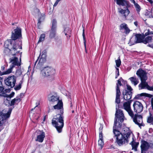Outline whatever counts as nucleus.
Listing matches in <instances>:
<instances>
[{"instance_id": "f257e3e1", "label": "nucleus", "mask_w": 153, "mask_h": 153, "mask_svg": "<svg viewBox=\"0 0 153 153\" xmlns=\"http://www.w3.org/2000/svg\"><path fill=\"white\" fill-rule=\"evenodd\" d=\"M124 118L123 111L120 110H117L115 114L113 132L116 137V142L119 146L128 143L129 138L132 133L129 128L127 127L123 129V134L118 131L121 127L122 123L123 122Z\"/></svg>"}, {"instance_id": "f03ea898", "label": "nucleus", "mask_w": 153, "mask_h": 153, "mask_svg": "<svg viewBox=\"0 0 153 153\" xmlns=\"http://www.w3.org/2000/svg\"><path fill=\"white\" fill-rule=\"evenodd\" d=\"M4 46L5 49L4 52L6 55L14 56L19 53L20 50L22 49V42L20 41L19 43H15L14 41L8 40L5 41Z\"/></svg>"}, {"instance_id": "7ed1b4c3", "label": "nucleus", "mask_w": 153, "mask_h": 153, "mask_svg": "<svg viewBox=\"0 0 153 153\" xmlns=\"http://www.w3.org/2000/svg\"><path fill=\"white\" fill-rule=\"evenodd\" d=\"M136 74L140 78L141 81V83L138 85L139 90L146 88L149 90L153 91V87H150L146 81L148 79L147 73L140 69L137 71Z\"/></svg>"}, {"instance_id": "20e7f679", "label": "nucleus", "mask_w": 153, "mask_h": 153, "mask_svg": "<svg viewBox=\"0 0 153 153\" xmlns=\"http://www.w3.org/2000/svg\"><path fill=\"white\" fill-rule=\"evenodd\" d=\"M64 116L59 114L55 115L52 120V124L59 133H60L64 125Z\"/></svg>"}, {"instance_id": "39448f33", "label": "nucleus", "mask_w": 153, "mask_h": 153, "mask_svg": "<svg viewBox=\"0 0 153 153\" xmlns=\"http://www.w3.org/2000/svg\"><path fill=\"white\" fill-rule=\"evenodd\" d=\"M10 62L12 63L10 66V68L4 72H2L0 71V75L2 76L3 75L11 73L12 69L16 65L19 66L20 65V62L18 61V58L16 57H13L9 59Z\"/></svg>"}, {"instance_id": "423d86ee", "label": "nucleus", "mask_w": 153, "mask_h": 153, "mask_svg": "<svg viewBox=\"0 0 153 153\" xmlns=\"http://www.w3.org/2000/svg\"><path fill=\"white\" fill-rule=\"evenodd\" d=\"M121 82L126 83L127 82L124 81L121 77L118 80L116 84V94L115 102L117 104H119L120 102V96L121 93L120 88V86L122 85Z\"/></svg>"}, {"instance_id": "0eeeda50", "label": "nucleus", "mask_w": 153, "mask_h": 153, "mask_svg": "<svg viewBox=\"0 0 153 153\" xmlns=\"http://www.w3.org/2000/svg\"><path fill=\"white\" fill-rule=\"evenodd\" d=\"M12 110V109L10 108L7 113H4L3 110L0 111V127L5 123L10 117Z\"/></svg>"}, {"instance_id": "6e6552de", "label": "nucleus", "mask_w": 153, "mask_h": 153, "mask_svg": "<svg viewBox=\"0 0 153 153\" xmlns=\"http://www.w3.org/2000/svg\"><path fill=\"white\" fill-rule=\"evenodd\" d=\"M57 104L55 105L48 106V112H51L54 110H59L60 114H62L63 113V104L62 100H58Z\"/></svg>"}, {"instance_id": "1a4fd4ad", "label": "nucleus", "mask_w": 153, "mask_h": 153, "mask_svg": "<svg viewBox=\"0 0 153 153\" xmlns=\"http://www.w3.org/2000/svg\"><path fill=\"white\" fill-rule=\"evenodd\" d=\"M127 88L124 90L122 92L123 98L126 100L131 99L132 95L133 89L131 86L128 85H126Z\"/></svg>"}, {"instance_id": "9d476101", "label": "nucleus", "mask_w": 153, "mask_h": 153, "mask_svg": "<svg viewBox=\"0 0 153 153\" xmlns=\"http://www.w3.org/2000/svg\"><path fill=\"white\" fill-rule=\"evenodd\" d=\"M16 78L14 75L9 76L4 80L6 85L10 88L15 87L16 82Z\"/></svg>"}, {"instance_id": "9b49d317", "label": "nucleus", "mask_w": 153, "mask_h": 153, "mask_svg": "<svg viewBox=\"0 0 153 153\" xmlns=\"http://www.w3.org/2000/svg\"><path fill=\"white\" fill-rule=\"evenodd\" d=\"M14 32H12L11 38L12 39V41H14L15 43H19L20 41L22 42L20 40L19 42H15V41L17 39L19 38L22 37L21 29L20 28L17 27V28L14 30Z\"/></svg>"}, {"instance_id": "f8f14e48", "label": "nucleus", "mask_w": 153, "mask_h": 153, "mask_svg": "<svg viewBox=\"0 0 153 153\" xmlns=\"http://www.w3.org/2000/svg\"><path fill=\"white\" fill-rule=\"evenodd\" d=\"M133 119L134 122L135 123L138 125L140 127L142 126H144L142 120V116L139 114H135L134 115L133 113V116H131Z\"/></svg>"}, {"instance_id": "ddd939ff", "label": "nucleus", "mask_w": 153, "mask_h": 153, "mask_svg": "<svg viewBox=\"0 0 153 153\" xmlns=\"http://www.w3.org/2000/svg\"><path fill=\"white\" fill-rule=\"evenodd\" d=\"M57 27V21L55 19L52 21L51 29L50 31L49 37L51 39L54 38L56 36Z\"/></svg>"}, {"instance_id": "4468645a", "label": "nucleus", "mask_w": 153, "mask_h": 153, "mask_svg": "<svg viewBox=\"0 0 153 153\" xmlns=\"http://www.w3.org/2000/svg\"><path fill=\"white\" fill-rule=\"evenodd\" d=\"M55 73V71L53 68L50 67L45 68L41 71V74L44 76H52Z\"/></svg>"}, {"instance_id": "2eb2a0df", "label": "nucleus", "mask_w": 153, "mask_h": 153, "mask_svg": "<svg viewBox=\"0 0 153 153\" xmlns=\"http://www.w3.org/2000/svg\"><path fill=\"white\" fill-rule=\"evenodd\" d=\"M133 106L134 111L137 113H140L143 111V106L142 104L139 101L134 102Z\"/></svg>"}, {"instance_id": "dca6fc26", "label": "nucleus", "mask_w": 153, "mask_h": 153, "mask_svg": "<svg viewBox=\"0 0 153 153\" xmlns=\"http://www.w3.org/2000/svg\"><path fill=\"white\" fill-rule=\"evenodd\" d=\"M150 147L149 144L146 141H142L140 146L141 153H147Z\"/></svg>"}, {"instance_id": "f3484780", "label": "nucleus", "mask_w": 153, "mask_h": 153, "mask_svg": "<svg viewBox=\"0 0 153 153\" xmlns=\"http://www.w3.org/2000/svg\"><path fill=\"white\" fill-rule=\"evenodd\" d=\"M131 101H128L124 102L123 104L124 108L128 112L129 115L130 116H133V111L131 108Z\"/></svg>"}, {"instance_id": "a211bd4d", "label": "nucleus", "mask_w": 153, "mask_h": 153, "mask_svg": "<svg viewBox=\"0 0 153 153\" xmlns=\"http://www.w3.org/2000/svg\"><path fill=\"white\" fill-rule=\"evenodd\" d=\"M41 53L38 57V59L36 61L34 65H36V62H37L38 59H40L39 61V62L37 64L38 65L40 63H42L45 62L46 61V54L45 52L44 53L42 54V55L41 56Z\"/></svg>"}, {"instance_id": "6ab92c4d", "label": "nucleus", "mask_w": 153, "mask_h": 153, "mask_svg": "<svg viewBox=\"0 0 153 153\" xmlns=\"http://www.w3.org/2000/svg\"><path fill=\"white\" fill-rule=\"evenodd\" d=\"M58 100H60L59 97L57 96H52L50 98L48 106L55 105L58 102Z\"/></svg>"}, {"instance_id": "aec40b11", "label": "nucleus", "mask_w": 153, "mask_h": 153, "mask_svg": "<svg viewBox=\"0 0 153 153\" xmlns=\"http://www.w3.org/2000/svg\"><path fill=\"white\" fill-rule=\"evenodd\" d=\"M135 40H136V43H143L144 38L145 36L144 34H136L135 35Z\"/></svg>"}, {"instance_id": "412c9836", "label": "nucleus", "mask_w": 153, "mask_h": 153, "mask_svg": "<svg viewBox=\"0 0 153 153\" xmlns=\"http://www.w3.org/2000/svg\"><path fill=\"white\" fill-rule=\"evenodd\" d=\"M39 132V134L37 135L36 140V141L42 143L45 137V133L42 131H40Z\"/></svg>"}, {"instance_id": "4be33fe9", "label": "nucleus", "mask_w": 153, "mask_h": 153, "mask_svg": "<svg viewBox=\"0 0 153 153\" xmlns=\"http://www.w3.org/2000/svg\"><path fill=\"white\" fill-rule=\"evenodd\" d=\"M143 96L147 97L149 98H151L152 97L153 95L149 94L143 93L137 95L135 96L134 98L137 99H141L142 98V97Z\"/></svg>"}, {"instance_id": "5701e85b", "label": "nucleus", "mask_w": 153, "mask_h": 153, "mask_svg": "<svg viewBox=\"0 0 153 153\" xmlns=\"http://www.w3.org/2000/svg\"><path fill=\"white\" fill-rule=\"evenodd\" d=\"M120 29L121 30L124 29L126 34L130 32V30L127 26V25L125 23L121 24L120 26Z\"/></svg>"}, {"instance_id": "b1692460", "label": "nucleus", "mask_w": 153, "mask_h": 153, "mask_svg": "<svg viewBox=\"0 0 153 153\" xmlns=\"http://www.w3.org/2000/svg\"><path fill=\"white\" fill-rule=\"evenodd\" d=\"M139 144V143L135 141L134 140V138H132V141L130 143V144L131 145L132 149L134 150L135 151H137V149Z\"/></svg>"}, {"instance_id": "393cba45", "label": "nucleus", "mask_w": 153, "mask_h": 153, "mask_svg": "<svg viewBox=\"0 0 153 153\" xmlns=\"http://www.w3.org/2000/svg\"><path fill=\"white\" fill-rule=\"evenodd\" d=\"M20 101V99L19 97H16V98L12 100L10 102V106H13L15 104H17Z\"/></svg>"}, {"instance_id": "a878e982", "label": "nucleus", "mask_w": 153, "mask_h": 153, "mask_svg": "<svg viewBox=\"0 0 153 153\" xmlns=\"http://www.w3.org/2000/svg\"><path fill=\"white\" fill-rule=\"evenodd\" d=\"M129 79L131 82V83L135 86L137 85L139 82L138 79L135 77H132L130 78Z\"/></svg>"}, {"instance_id": "bb28decb", "label": "nucleus", "mask_w": 153, "mask_h": 153, "mask_svg": "<svg viewBox=\"0 0 153 153\" xmlns=\"http://www.w3.org/2000/svg\"><path fill=\"white\" fill-rule=\"evenodd\" d=\"M24 76H23L22 77V79L19 82L18 85H16L14 88V89L16 90H19L21 89L22 88V85L23 82Z\"/></svg>"}, {"instance_id": "cd10ccee", "label": "nucleus", "mask_w": 153, "mask_h": 153, "mask_svg": "<svg viewBox=\"0 0 153 153\" xmlns=\"http://www.w3.org/2000/svg\"><path fill=\"white\" fill-rule=\"evenodd\" d=\"M152 38H153V36H147L146 38H144L143 43L144 44H146L147 43L151 42Z\"/></svg>"}, {"instance_id": "c85d7f7f", "label": "nucleus", "mask_w": 153, "mask_h": 153, "mask_svg": "<svg viewBox=\"0 0 153 153\" xmlns=\"http://www.w3.org/2000/svg\"><path fill=\"white\" fill-rule=\"evenodd\" d=\"M133 0V3L134 4V7L138 13H139L141 10V7L137 3H136L134 0Z\"/></svg>"}, {"instance_id": "c756f323", "label": "nucleus", "mask_w": 153, "mask_h": 153, "mask_svg": "<svg viewBox=\"0 0 153 153\" xmlns=\"http://www.w3.org/2000/svg\"><path fill=\"white\" fill-rule=\"evenodd\" d=\"M71 30L68 27H65L64 30V32L65 35H68L69 36H70V35L71 33Z\"/></svg>"}, {"instance_id": "7c9ffc66", "label": "nucleus", "mask_w": 153, "mask_h": 153, "mask_svg": "<svg viewBox=\"0 0 153 153\" xmlns=\"http://www.w3.org/2000/svg\"><path fill=\"white\" fill-rule=\"evenodd\" d=\"M45 18V16L44 14H41L40 15L39 19V21L38 23V25H39L44 20Z\"/></svg>"}, {"instance_id": "2f4dec72", "label": "nucleus", "mask_w": 153, "mask_h": 153, "mask_svg": "<svg viewBox=\"0 0 153 153\" xmlns=\"http://www.w3.org/2000/svg\"><path fill=\"white\" fill-rule=\"evenodd\" d=\"M149 114L150 116L148 117L147 121L148 123L152 122V124H153V116L150 112Z\"/></svg>"}, {"instance_id": "473e14b6", "label": "nucleus", "mask_w": 153, "mask_h": 153, "mask_svg": "<svg viewBox=\"0 0 153 153\" xmlns=\"http://www.w3.org/2000/svg\"><path fill=\"white\" fill-rule=\"evenodd\" d=\"M116 65L117 67H119L121 65V61L120 59V57H119L117 60H115Z\"/></svg>"}, {"instance_id": "72a5a7b5", "label": "nucleus", "mask_w": 153, "mask_h": 153, "mask_svg": "<svg viewBox=\"0 0 153 153\" xmlns=\"http://www.w3.org/2000/svg\"><path fill=\"white\" fill-rule=\"evenodd\" d=\"M82 36H83V40H84V45L85 47V48H86V39H85V30L84 29H83V30Z\"/></svg>"}, {"instance_id": "f704fd0d", "label": "nucleus", "mask_w": 153, "mask_h": 153, "mask_svg": "<svg viewBox=\"0 0 153 153\" xmlns=\"http://www.w3.org/2000/svg\"><path fill=\"white\" fill-rule=\"evenodd\" d=\"M45 34H43L41 35L38 41V42H41L43 41L45 39Z\"/></svg>"}, {"instance_id": "c9c22d12", "label": "nucleus", "mask_w": 153, "mask_h": 153, "mask_svg": "<svg viewBox=\"0 0 153 153\" xmlns=\"http://www.w3.org/2000/svg\"><path fill=\"white\" fill-rule=\"evenodd\" d=\"M4 88L3 87L1 82L0 81V93L4 94L5 91H4Z\"/></svg>"}, {"instance_id": "e433bc0d", "label": "nucleus", "mask_w": 153, "mask_h": 153, "mask_svg": "<svg viewBox=\"0 0 153 153\" xmlns=\"http://www.w3.org/2000/svg\"><path fill=\"white\" fill-rule=\"evenodd\" d=\"M104 144V143L103 140L99 139L98 141V145L100 146L101 149L103 147Z\"/></svg>"}, {"instance_id": "4c0bfd02", "label": "nucleus", "mask_w": 153, "mask_h": 153, "mask_svg": "<svg viewBox=\"0 0 153 153\" xmlns=\"http://www.w3.org/2000/svg\"><path fill=\"white\" fill-rule=\"evenodd\" d=\"M16 74L17 76H20L22 74V72L21 69H19L16 70Z\"/></svg>"}, {"instance_id": "58836bf2", "label": "nucleus", "mask_w": 153, "mask_h": 153, "mask_svg": "<svg viewBox=\"0 0 153 153\" xmlns=\"http://www.w3.org/2000/svg\"><path fill=\"white\" fill-rule=\"evenodd\" d=\"M4 103L7 105H10V101L7 99L5 100L4 101Z\"/></svg>"}, {"instance_id": "ea45409f", "label": "nucleus", "mask_w": 153, "mask_h": 153, "mask_svg": "<svg viewBox=\"0 0 153 153\" xmlns=\"http://www.w3.org/2000/svg\"><path fill=\"white\" fill-rule=\"evenodd\" d=\"M68 98H69L70 99V100L69 99V101H70V107L71 108H72V106H73V104H72V100L71 98V96H69L68 97Z\"/></svg>"}, {"instance_id": "a19ab883", "label": "nucleus", "mask_w": 153, "mask_h": 153, "mask_svg": "<svg viewBox=\"0 0 153 153\" xmlns=\"http://www.w3.org/2000/svg\"><path fill=\"white\" fill-rule=\"evenodd\" d=\"M15 93L14 92H12L9 95H8V97L11 98L13 97Z\"/></svg>"}, {"instance_id": "79ce46f5", "label": "nucleus", "mask_w": 153, "mask_h": 153, "mask_svg": "<svg viewBox=\"0 0 153 153\" xmlns=\"http://www.w3.org/2000/svg\"><path fill=\"white\" fill-rule=\"evenodd\" d=\"M99 139L103 140L102 132H99Z\"/></svg>"}, {"instance_id": "37998d69", "label": "nucleus", "mask_w": 153, "mask_h": 153, "mask_svg": "<svg viewBox=\"0 0 153 153\" xmlns=\"http://www.w3.org/2000/svg\"><path fill=\"white\" fill-rule=\"evenodd\" d=\"M39 104V102H37L36 103V106L34 107V108H32L31 110H33V109H35V108H36V107L38 108V105Z\"/></svg>"}, {"instance_id": "c03bdc74", "label": "nucleus", "mask_w": 153, "mask_h": 153, "mask_svg": "<svg viewBox=\"0 0 153 153\" xmlns=\"http://www.w3.org/2000/svg\"><path fill=\"white\" fill-rule=\"evenodd\" d=\"M103 128V126H100V127L99 128V132H102V129Z\"/></svg>"}, {"instance_id": "a18cd8bd", "label": "nucleus", "mask_w": 153, "mask_h": 153, "mask_svg": "<svg viewBox=\"0 0 153 153\" xmlns=\"http://www.w3.org/2000/svg\"><path fill=\"white\" fill-rule=\"evenodd\" d=\"M138 22L137 21H135L134 22V24L135 26L136 27L138 26Z\"/></svg>"}, {"instance_id": "49530a36", "label": "nucleus", "mask_w": 153, "mask_h": 153, "mask_svg": "<svg viewBox=\"0 0 153 153\" xmlns=\"http://www.w3.org/2000/svg\"><path fill=\"white\" fill-rule=\"evenodd\" d=\"M151 103L152 106V109H153V97L151 99Z\"/></svg>"}, {"instance_id": "de8ad7c7", "label": "nucleus", "mask_w": 153, "mask_h": 153, "mask_svg": "<svg viewBox=\"0 0 153 153\" xmlns=\"http://www.w3.org/2000/svg\"><path fill=\"white\" fill-rule=\"evenodd\" d=\"M147 46L149 47H150L153 49V44L152 45L149 44Z\"/></svg>"}, {"instance_id": "09e8293b", "label": "nucleus", "mask_w": 153, "mask_h": 153, "mask_svg": "<svg viewBox=\"0 0 153 153\" xmlns=\"http://www.w3.org/2000/svg\"><path fill=\"white\" fill-rule=\"evenodd\" d=\"M58 2L56 1L54 4L53 5V7H56L58 4Z\"/></svg>"}, {"instance_id": "8fccbe9b", "label": "nucleus", "mask_w": 153, "mask_h": 153, "mask_svg": "<svg viewBox=\"0 0 153 153\" xmlns=\"http://www.w3.org/2000/svg\"><path fill=\"white\" fill-rule=\"evenodd\" d=\"M1 70H2V71H4V69H5V66H4H4H2V67H1Z\"/></svg>"}, {"instance_id": "3c124183", "label": "nucleus", "mask_w": 153, "mask_h": 153, "mask_svg": "<svg viewBox=\"0 0 153 153\" xmlns=\"http://www.w3.org/2000/svg\"><path fill=\"white\" fill-rule=\"evenodd\" d=\"M151 4H152L153 3V1L152 0H147Z\"/></svg>"}, {"instance_id": "603ef678", "label": "nucleus", "mask_w": 153, "mask_h": 153, "mask_svg": "<svg viewBox=\"0 0 153 153\" xmlns=\"http://www.w3.org/2000/svg\"><path fill=\"white\" fill-rule=\"evenodd\" d=\"M116 69L117 72H119L118 68H116Z\"/></svg>"}, {"instance_id": "864d4df0", "label": "nucleus", "mask_w": 153, "mask_h": 153, "mask_svg": "<svg viewBox=\"0 0 153 153\" xmlns=\"http://www.w3.org/2000/svg\"><path fill=\"white\" fill-rule=\"evenodd\" d=\"M60 0H56V1L58 3Z\"/></svg>"}, {"instance_id": "5fc2aeb1", "label": "nucleus", "mask_w": 153, "mask_h": 153, "mask_svg": "<svg viewBox=\"0 0 153 153\" xmlns=\"http://www.w3.org/2000/svg\"><path fill=\"white\" fill-rule=\"evenodd\" d=\"M119 75V72H117V76H118Z\"/></svg>"}, {"instance_id": "6e6d98bb", "label": "nucleus", "mask_w": 153, "mask_h": 153, "mask_svg": "<svg viewBox=\"0 0 153 153\" xmlns=\"http://www.w3.org/2000/svg\"><path fill=\"white\" fill-rule=\"evenodd\" d=\"M118 76H117V75H116V76H115V78H117V77H118Z\"/></svg>"}, {"instance_id": "4d7b16f0", "label": "nucleus", "mask_w": 153, "mask_h": 153, "mask_svg": "<svg viewBox=\"0 0 153 153\" xmlns=\"http://www.w3.org/2000/svg\"><path fill=\"white\" fill-rule=\"evenodd\" d=\"M74 110H73V111H72V112L73 113H74Z\"/></svg>"}, {"instance_id": "13d9d810", "label": "nucleus", "mask_w": 153, "mask_h": 153, "mask_svg": "<svg viewBox=\"0 0 153 153\" xmlns=\"http://www.w3.org/2000/svg\"><path fill=\"white\" fill-rule=\"evenodd\" d=\"M45 117L44 118V121H45Z\"/></svg>"}, {"instance_id": "bf43d9fd", "label": "nucleus", "mask_w": 153, "mask_h": 153, "mask_svg": "<svg viewBox=\"0 0 153 153\" xmlns=\"http://www.w3.org/2000/svg\"><path fill=\"white\" fill-rule=\"evenodd\" d=\"M21 58H20V62H21Z\"/></svg>"}]
</instances>
